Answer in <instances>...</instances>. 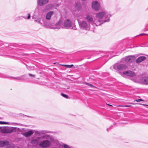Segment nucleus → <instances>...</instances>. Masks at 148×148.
Instances as JSON below:
<instances>
[{"mask_svg": "<svg viewBox=\"0 0 148 148\" xmlns=\"http://www.w3.org/2000/svg\"><path fill=\"white\" fill-rule=\"evenodd\" d=\"M85 18L91 24L94 28H95V27L101 25L104 23L107 22L109 20V19L106 20H96V19H93L92 16L89 14H87Z\"/></svg>", "mask_w": 148, "mask_h": 148, "instance_id": "obj_1", "label": "nucleus"}, {"mask_svg": "<svg viewBox=\"0 0 148 148\" xmlns=\"http://www.w3.org/2000/svg\"><path fill=\"white\" fill-rule=\"evenodd\" d=\"M111 16V15L107 11H102L97 13L96 14V19L106 20L109 19V20L108 22L110 21V18Z\"/></svg>", "mask_w": 148, "mask_h": 148, "instance_id": "obj_2", "label": "nucleus"}, {"mask_svg": "<svg viewBox=\"0 0 148 148\" xmlns=\"http://www.w3.org/2000/svg\"><path fill=\"white\" fill-rule=\"evenodd\" d=\"M63 27L64 28L74 30L76 29L75 23H72L71 21L69 19L65 21L63 23Z\"/></svg>", "mask_w": 148, "mask_h": 148, "instance_id": "obj_3", "label": "nucleus"}, {"mask_svg": "<svg viewBox=\"0 0 148 148\" xmlns=\"http://www.w3.org/2000/svg\"><path fill=\"white\" fill-rule=\"evenodd\" d=\"M139 79L138 76H136L135 78L132 79V80L135 82H140L145 84H148V77L143 76L140 80Z\"/></svg>", "mask_w": 148, "mask_h": 148, "instance_id": "obj_4", "label": "nucleus"}, {"mask_svg": "<svg viewBox=\"0 0 148 148\" xmlns=\"http://www.w3.org/2000/svg\"><path fill=\"white\" fill-rule=\"evenodd\" d=\"M78 23L80 28L84 29L86 30H89L90 27V25L89 23L85 21H79Z\"/></svg>", "mask_w": 148, "mask_h": 148, "instance_id": "obj_5", "label": "nucleus"}, {"mask_svg": "<svg viewBox=\"0 0 148 148\" xmlns=\"http://www.w3.org/2000/svg\"><path fill=\"white\" fill-rule=\"evenodd\" d=\"M92 8L95 11H98L101 8L100 4L97 1H94L92 3Z\"/></svg>", "mask_w": 148, "mask_h": 148, "instance_id": "obj_6", "label": "nucleus"}, {"mask_svg": "<svg viewBox=\"0 0 148 148\" xmlns=\"http://www.w3.org/2000/svg\"><path fill=\"white\" fill-rule=\"evenodd\" d=\"M64 28L62 25V23L61 20H59L56 24H52V29H58Z\"/></svg>", "mask_w": 148, "mask_h": 148, "instance_id": "obj_7", "label": "nucleus"}, {"mask_svg": "<svg viewBox=\"0 0 148 148\" xmlns=\"http://www.w3.org/2000/svg\"><path fill=\"white\" fill-rule=\"evenodd\" d=\"M113 68L115 70H122L126 69L127 66L124 64H117L114 65Z\"/></svg>", "mask_w": 148, "mask_h": 148, "instance_id": "obj_8", "label": "nucleus"}, {"mask_svg": "<svg viewBox=\"0 0 148 148\" xmlns=\"http://www.w3.org/2000/svg\"><path fill=\"white\" fill-rule=\"evenodd\" d=\"M121 74L123 77L124 75L131 77H134L136 75L135 73L134 72L130 71H124L122 73H121Z\"/></svg>", "mask_w": 148, "mask_h": 148, "instance_id": "obj_9", "label": "nucleus"}, {"mask_svg": "<svg viewBox=\"0 0 148 148\" xmlns=\"http://www.w3.org/2000/svg\"><path fill=\"white\" fill-rule=\"evenodd\" d=\"M42 21L43 23L42 25L46 28H49L52 29V23H51L49 21H47L46 20H42Z\"/></svg>", "mask_w": 148, "mask_h": 148, "instance_id": "obj_10", "label": "nucleus"}, {"mask_svg": "<svg viewBox=\"0 0 148 148\" xmlns=\"http://www.w3.org/2000/svg\"><path fill=\"white\" fill-rule=\"evenodd\" d=\"M51 144V141L46 140L41 142L40 144V146L42 147H47L49 146Z\"/></svg>", "mask_w": 148, "mask_h": 148, "instance_id": "obj_11", "label": "nucleus"}, {"mask_svg": "<svg viewBox=\"0 0 148 148\" xmlns=\"http://www.w3.org/2000/svg\"><path fill=\"white\" fill-rule=\"evenodd\" d=\"M135 59V57L133 56H130L125 58V61L126 63L132 62Z\"/></svg>", "mask_w": 148, "mask_h": 148, "instance_id": "obj_12", "label": "nucleus"}, {"mask_svg": "<svg viewBox=\"0 0 148 148\" xmlns=\"http://www.w3.org/2000/svg\"><path fill=\"white\" fill-rule=\"evenodd\" d=\"M53 13L54 12L53 11H49L46 14L45 16L46 19L48 20H50Z\"/></svg>", "mask_w": 148, "mask_h": 148, "instance_id": "obj_13", "label": "nucleus"}, {"mask_svg": "<svg viewBox=\"0 0 148 148\" xmlns=\"http://www.w3.org/2000/svg\"><path fill=\"white\" fill-rule=\"evenodd\" d=\"M0 132L2 133H8L12 132V131L9 129L4 128L1 129Z\"/></svg>", "mask_w": 148, "mask_h": 148, "instance_id": "obj_14", "label": "nucleus"}, {"mask_svg": "<svg viewBox=\"0 0 148 148\" xmlns=\"http://www.w3.org/2000/svg\"><path fill=\"white\" fill-rule=\"evenodd\" d=\"M48 2V0H38V3L39 5L42 6L47 3Z\"/></svg>", "mask_w": 148, "mask_h": 148, "instance_id": "obj_15", "label": "nucleus"}, {"mask_svg": "<svg viewBox=\"0 0 148 148\" xmlns=\"http://www.w3.org/2000/svg\"><path fill=\"white\" fill-rule=\"evenodd\" d=\"M41 138L38 137L32 140L31 141V143L33 145H36L40 140Z\"/></svg>", "mask_w": 148, "mask_h": 148, "instance_id": "obj_16", "label": "nucleus"}, {"mask_svg": "<svg viewBox=\"0 0 148 148\" xmlns=\"http://www.w3.org/2000/svg\"><path fill=\"white\" fill-rule=\"evenodd\" d=\"M145 59L146 58L145 56H140L136 60V62L137 63H139L145 60Z\"/></svg>", "mask_w": 148, "mask_h": 148, "instance_id": "obj_17", "label": "nucleus"}, {"mask_svg": "<svg viewBox=\"0 0 148 148\" xmlns=\"http://www.w3.org/2000/svg\"><path fill=\"white\" fill-rule=\"evenodd\" d=\"M34 133V132L32 130H30L27 132H25L23 134V135L26 137H28L32 134Z\"/></svg>", "mask_w": 148, "mask_h": 148, "instance_id": "obj_18", "label": "nucleus"}, {"mask_svg": "<svg viewBox=\"0 0 148 148\" xmlns=\"http://www.w3.org/2000/svg\"><path fill=\"white\" fill-rule=\"evenodd\" d=\"M8 144V142L7 141H0V147H3Z\"/></svg>", "mask_w": 148, "mask_h": 148, "instance_id": "obj_19", "label": "nucleus"}, {"mask_svg": "<svg viewBox=\"0 0 148 148\" xmlns=\"http://www.w3.org/2000/svg\"><path fill=\"white\" fill-rule=\"evenodd\" d=\"M42 20V19L41 18H38L35 19L34 21L36 22H37L38 23L40 24L42 26V23L41 22Z\"/></svg>", "mask_w": 148, "mask_h": 148, "instance_id": "obj_20", "label": "nucleus"}, {"mask_svg": "<svg viewBox=\"0 0 148 148\" xmlns=\"http://www.w3.org/2000/svg\"><path fill=\"white\" fill-rule=\"evenodd\" d=\"M61 66H64L67 68H71L73 66V64L71 65H66V64H61Z\"/></svg>", "mask_w": 148, "mask_h": 148, "instance_id": "obj_21", "label": "nucleus"}, {"mask_svg": "<svg viewBox=\"0 0 148 148\" xmlns=\"http://www.w3.org/2000/svg\"><path fill=\"white\" fill-rule=\"evenodd\" d=\"M75 7L76 8H77L78 9H80L81 7L80 3L78 2L76 3L75 5Z\"/></svg>", "mask_w": 148, "mask_h": 148, "instance_id": "obj_22", "label": "nucleus"}, {"mask_svg": "<svg viewBox=\"0 0 148 148\" xmlns=\"http://www.w3.org/2000/svg\"><path fill=\"white\" fill-rule=\"evenodd\" d=\"M53 7V5L52 4H49L46 7V9L47 10H48L51 9Z\"/></svg>", "mask_w": 148, "mask_h": 148, "instance_id": "obj_23", "label": "nucleus"}, {"mask_svg": "<svg viewBox=\"0 0 148 148\" xmlns=\"http://www.w3.org/2000/svg\"><path fill=\"white\" fill-rule=\"evenodd\" d=\"M46 133V132L44 131H41L40 132H38L37 133L39 134L40 135H41V134H45Z\"/></svg>", "mask_w": 148, "mask_h": 148, "instance_id": "obj_24", "label": "nucleus"}, {"mask_svg": "<svg viewBox=\"0 0 148 148\" xmlns=\"http://www.w3.org/2000/svg\"><path fill=\"white\" fill-rule=\"evenodd\" d=\"M61 95L63 97L66 98H68L69 97L67 95H65L64 93H61Z\"/></svg>", "mask_w": 148, "mask_h": 148, "instance_id": "obj_25", "label": "nucleus"}, {"mask_svg": "<svg viewBox=\"0 0 148 148\" xmlns=\"http://www.w3.org/2000/svg\"><path fill=\"white\" fill-rule=\"evenodd\" d=\"M9 123L7 122L0 121V124H8Z\"/></svg>", "mask_w": 148, "mask_h": 148, "instance_id": "obj_26", "label": "nucleus"}, {"mask_svg": "<svg viewBox=\"0 0 148 148\" xmlns=\"http://www.w3.org/2000/svg\"><path fill=\"white\" fill-rule=\"evenodd\" d=\"M85 84L87 85H88L89 86H90V87H92V88H96L95 86H94L92 84H89V83H85Z\"/></svg>", "mask_w": 148, "mask_h": 148, "instance_id": "obj_27", "label": "nucleus"}, {"mask_svg": "<svg viewBox=\"0 0 148 148\" xmlns=\"http://www.w3.org/2000/svg\"><path fill=\"white\" fill-rule=\"evenodd\" d=\"M82 18V16L80 15V14H78V17H77V20L79 21V20H80V19Z\"/></svg>", "mask_w": 148, "mask_h": 148, "instance_id": "obj_28", "label": "nucleus"}, {"mask_svg": "<svg viewBox=\"0 0 148 148\" xmlns=\"http://www.w3.org/2000/svg\"><path fill=\"white\" fill-rule=\"evenodd\" d=\"M144 101L142 99H136L134 100V101H136L138 102H140V101Z\"/></svg>", "mask_w": 148, "mask_h": 148, "instance_id": "obj_29", "label": "nucleus"}, {"mask_svg": "<svg viewBox=\"0 0 148 148\" xmlns=\"http://www.w3.org/2000/svg\"><path fill=\"white\" fill-rule=\"evenodd\" d=\"M119 106L123 107H128L131 106L130 105H125V106Z\"/></svg>", "mask_w": 148, "mask_h": 148, "instance_id": "obj_30", "label": "nucleus"}, {"mask_svg": "<svg viewBox=\"0 0 148 148\" xmlns=\"http://www.w3.org/2000/svg\"><path fill=\"white\" fill-rule=\"evenodd\" d=\"M14 79H22L21 77H14Z\"/></svg>", "mask_w": 148, "mask_h": 148, "instance_id": "obj_31", "label": "nucleus"}, {"mask_svg": "<svg viewBox=\"0 0 148 148\" xmlns=\"http://www.w3.org/2000/svg\"><path fill=\"white\" fill-rule=\"evenodd\" d=\"M29 75L30 77H34L35 76V75H33L32 74H29Z\"/></svg>", "mask_w": 148, "mask_h": 148, "instance_id": "obj_32", "label": "nucleus"}, {"mask_svg": "<svg viewBox=\"0 0 148 148\" xmlns=\"http://www.w3.org/2000/svg\"><path fill=\"white\" fill-rule=\"evenodd\" d=\"M30 18V14H28V16L27 18V19H29Z\"/></svg>", "mask_w": 148, "mask_h": 148, "instance_id": "obj_33", "label": "nucleus"}, {"mask_svg": "<svg viewBox=\"0 0 148 148\" xmlns=\"http://www.w3.org/2000/svg\"><path fill=\"white\" fill-rule=\"evenodd\" d=\"M15 128L16 130H17L18 131H20V132L21 131V130L19 128H16V127H15Z\"/></svg>", "mask_w": 148, "mask_h": 148, "instance_id": "obj_34", "label": "nucleus"}, {"mask_svg": "<svg viewBox=\"0 0 148 148\" xmlns=\"http://www.w3.org/2000/svg\"><path fill=\"white\" fill-rule=\"evenodd\" d=\"M139 104L140 105H143V106H148V105H146V104Z\"/></svg>", "mask_w": 148, "mask_h": 148, "instance_id": "obj_35", "label": "nucleus"}, {"mask_svg": "<svg viewBox=\"0 0 148 148\" xmlns=\"http://www.w3.org/2000/svg\"><path fill=\"white\" fill-rule=\"evenodd\" d=\"M46 138H47L49 136H47V135L45 136H43V138H45V137H46Z\"/></svg>", "mask_w": 148, "mask_h": 148, "instance_id": "obj_36", "label": "nucleus"}, {"mask_svg": "<svg viewBox=\"0 0 148 148\" xmlns=\"http://www.w3.org/2000/svg\"><path fill=\"white\" fill-rule=\"evenodd\" d=\"M108 106H112L111 105H110V104H107Z\"/></svg>", "mask_w": 148, "mask_h": 148, "instance_id": "obj_37", "label": "nucleus"}, {"mask_svg": "<svg viewBox=\"0 0 148 148\" xmlns=\"http://www.w3.org/2000/svg\"><path fill=\"white\" fill-rule=\"evenodd\" d=\"M131 104H134V103H131Z\"/></svg>", "mask_w": 148, "mask_h": 148, "instance_id": "obj_38", "label": "nucleus"}, {"mask_svg": "<svg viewBox=\"0 0 148 148\" xmlns=\"http://www.w3.org/2000/svg\"><path fill=\"white\" fill-rule=\"evenodd\" d=\"M1 128V127H0V129Z\"/></svg>", "mask_w": 148, "mask_h": 148, "instance_id": "obj_39", "label": "nucleus"}]
</instances>
